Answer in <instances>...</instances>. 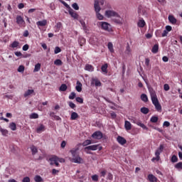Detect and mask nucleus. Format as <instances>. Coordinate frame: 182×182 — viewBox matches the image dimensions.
Listing matches in <instances>:
<instances>
[{"mask_svg":"<svg viewBox=\"0 0 182 182\" xmlns=\"http://www.w3.org/2000/svg\"><path fill=\"white\" fill-rule=\"evenodd\" d=\"M150 92V96H151V102L154 105V106L155 107L156 110H157V112H161V105L160 104V102H159V99L157 98V94H156V91L154 90H151L149 91Z\"/></svg>","mask_w":182,"mask_h":182,"instance_id":"nucleus-1","label":"nucleus"},{"mask_svg":"<svg viewBox=\"0 0 182 182\" xmlns=\"http://www.w3.org/2000/svg\"><path fill=\"white\" fill-rule=\"evenodd\" d=\"M78 151L79 147H77L71 149L70 152L72 154L73 163H77L78 164H80L83 163V159L79 156V154H77Z\"/></svg>","mask_w":182,"mask_h":182,"instance_id":"nucleus-2","label":"nucleus"},{"mask_svg":"<svg viewBox=\"0 0 182 182\" xmlns=\"http://www.w3.org/2000/svg\"><path fill=\"white\" fill-rule=\"evenodd\" d=\"M94 9L95 11L96 16L99 21H103L105 18L100 12L102 11V8L99 5V0H95L94 1Z\"/></svg>","mask_w":182,"mask_h":182,"instance_id":"nucleus-3","label":"nucleus"},{"mask_svg":"<svg viewBox=\"0 0 182 182\" xmlns=\"http://www.w3.org/2000/svg\"><path fill=\"white\" fill-rule=\"evenodd\" d=\"M99 26H100L102 31H105L106 32H113V28H112V25L106 21H100L99 22Z\"/></svg>","mask_w":182,"mask_h":182,"instance_id":"nucleus-4","label":"nucleus"},{"mask_svg":"<svg viewBox=\"0 0 182 182\" xmlns=\"http://www.w3.org/2000/svg\"><path fill=\"white\" fill-rule=\"evenodd\" d=\"M163 150H164V145L161 144L159 147V149H156L155 152L156 157H154L151 159V161H160V154L163 153Z\"/></svg>","mask_w":182,"mask_h":182,"instance_id":"nucleus-5","label":"nucleus"},{"mask_svg":"<svg viewBox=\"0 0 182 182\" xmlns=\"http://www.w3.org/2000/svg\"><path fill=\"white\" fill-rule=\"evenodd\" d=\"M105 16L107 18H112V17L120 18V15H119V14H117V12H116L113 10H107V11H105Z\"/></svg>","mask_w":182,"mask_h":182,"instance_id":"nucleus-6","label":"nucleus"},{"mask_svg":"<svg viewBox=\"0 0 182 182\" xmlns=\"http://www.w3.org/2000/svg\"><path fill=\"white\" fill-rule=\"evenodd\" d=\"M103 149L100 144H95V145H90L88 146H86L85 148V150H91L92 151H95L96 150H99L100 151Z\"/></svg>","mask_w":182,"mask_h":182,"instance_id":"nucleus-7","label":"nucleus"},{"mask_svg":"<svg viewBox=\"0 0 182 182\" xmlns=\"http://www.w3.org/2000/svg\"><path fill=\"white\" fill-rule=\"evenodd\" d=\"M49 161H50V166H53V164H55L57 161H60V163H62V161H65V159H59L58 156H53L49 159Z\"/></svg>","mask_w":182,"mask_h":182,"instance_id":"nucleus-8","label":"nucleus"},{"mask_svg":"<svg viewBox=\"0 0 182 182\" xmlns=\"http://www.w3.org/2000/svg\"><path fill=\"white\" fill-rule=\"evenodd\" d=\"M92 137L95 140H102L103 139V133L100 131H96L92 134Z\"/></svg>","mask_w":182,"mask_h":182,"instance_id":"nucleus-9","label":"nucleus"},{"mask_svg":"<svg viewBox=\"0 0 182 182\" xmlns=\"http://www.w3.org/2000/svg\"><path fill=\"white\" fill-rule=\"evenodd\" d=\"M138 14L139 16H147V9H143V6H139L138 8Z\"/></svg>","mask_w":182,"mask_h":182,"instance_id":"nucleus-10","label":"nucleus"},{"mask_svg":"<svg viewBox=\"0 0 182 182\" xmlns=\"http://www.w3.org/2000/svg\"><path fill=\"white\" fill-rule=\"evenodd\" d=\"M16 23H18V26H23L25 27V20H23V18L21 16H16Z\"/></svg>","mask_w":182,"mask_h":182,"instance_id":"nucleus-11","label":"nucleus"},{"mask_svg":"<svg viewBox=\"0 0 182 182\" xmlns=\"http://www.w3.org/2000/svg\"><path fill=\"white\" fill-rule=\"evenodd\" d=\"M68 12L70 16L73 18V19H77V20L79 19V14H77V13L73 9H70L68 10Z\"/></svg>","mask_w":182,"mask_h":182,"instance_id":"nucleus-12","label":"nucleus"},{"mask_svg":"<svg viewBox=\"0 0 182 182\" xmlns=\"http://www.w3.org/2000/svg\"><path fill=\"white\" fill-rule=\"evenodd\" d=\"M117 141L122 146H123L127 143V141L126 140V139H124V137L121 136H117Z\"/></svg>","mask_w":182,"mask_h":182,"instance_id":"nucleus-13","label":"nucleus"},{"mask_svg":"<svg viewBox=\"0 0 182 182\" xmlns=\"http://www.w3.org/2000/svg\"><path fill=\"white\" fill-rule=\"evenodd\" d=\"M168 19L169 22L171 23H172L173 25H176L177 23V19L173 15H169L168 17Z\"/></svg>","mask_w":182,"mask_h":182,"instance_id":"nucleus-14","label":"nucleus"},{"mask_svg":"<svg viewBox=\"0 0 182 182\" xmlns=\"http://www.w3.org/2000/svg\"><path fill=\"white\" fill-rule=\"evenodd\" d=\"M37 26H46L48 25V21L44 19L43 21H39L36 22Z\"/></svg>","mask_w":182,"mask_h":182,"instance_id":"nucleus-15","label":"nucleus"},{"mask_svg":"<svg viewBox=\"0 0 182 182\" xmlns=\"http://www.w3.org/2000/svg\"><path fill=\"white\" fill-rule=\"evenodd\" d=\"M137 26L139 28H144V26H146V21H144V19H139L137 23Z\"/></svg>","mask_w":182,"mask_h":182,"instance_id":"nucleus-16","label":"nucleus"},{"mask_svg":"<svg viewBox=\"0 0 182 182\" xmlns=\"http://www.w3.org/2000/svg\"><path fill=\"white\" fill-rule=\"evenodd\" d=\"M147 178L150 182H157V178L153 174H149Z\"/></svg>","mask_w":182,"mask_h":182,"instance_id":"nucleus-17","label":"nucleus"},{"mask_svg":"<svg viewBox=\"0 0 182 182\" xmlns=\"http://www.w3.org/2000/svg\"><path fill=\"white\" fill-rule=\"evenodd\" d=\"M85 70H87L88 72H93V70H95V67L90 64H86Z\"/></svg>","mask_w":182,"mask_h":182,"instance_id":"nucleus-18","label":"nucleus"},{"mask_svg":"<svg viewBox=\"0 0 182 182\" xmlns=\"http://www.w3.org/2000/svg\"><path fill=\"white\" fill-rule=\"evenodd\" d=\"M92 83H94L95 86L98 87H100V86H102V82H100V80H99V79L97 78H93Z\"/></svg>","mask_w":182,"mask_h":182,"instance_id":"nucleus-19","label":"nucleus"},{"mask_svg":"<svg viewBox=\"0 0 182 182\" xmlns=\"http://www.w3.org/2000/svg\"><path fill=\"white\" fill-rule=\"evenodd\" d=\"M78 43L80 46H83L86 43V38L83 37H79L78 38Z\"/></svg>","mask_w":182,"mask_h":182,"instance_id":"nucleus-20","label":"nucleus"},{"mask_svg":"<svg viewBox=\"0 0 182 182\" xmlns=\"http://www.w3.org/2000/svg\"><path fill=\"white\" fill-rule=\"evenodd\" d=\"M133 122L135 123L136 124H137V126H139L140 127H141L142 129H145L146 130H147V127H146V125H144V124L141 123V122L134 121Z\"/></svg>","mask_w":182,"mask_h":182,"instance_id":"nucleus-21","label":"nucleus"},{"mask_svg":"<svg viewBox=\"0 0 182 182\" xmlns=\"http://www.w3.org/2000/svg\"><path fill=\"white\" fill-rule=\"evenodd\" d=\"M82 82H80V81H77V85L75 87L77 92H82Z\"/></svg>","mask_w":182,"mask_h":182,"instance_id":"nucleus-22","label":"nucleus"},{"mask_svg":"<svg viewBox=\"0 0 182 182\" xmlns=\"http://www.w3.org/2000/svg\"><path fill=\"white\" fill-rule=\"evenodd\" d=\"M107 48L111 53H114V48H113V43L112 42L107 43Z\"/></svg>","mask_w":182,"mask_h":182,"instance_id":"nucleus-23","label":"nucleus"},{"mask_svg":"<svg viewBox=\"0 0 182 182\" xmlns=\"http://www.w3.org/2000/svg\"><path fill=\"white\" fill-rule=\"evenodd\" d=\"M30 149L31 150L32 156H35V154H36V153H38V148L36 146H35L34 145H32L30 147Z\"/></svg>","mask_w":182,"mask_h":182,"instance_id":"nucleus-24","label":"nucleus"},{"mask_svg":"<svg viewBox=\"0 0 182 182\" xmlns=\"http://www.w3.org/2000/svg\"><path fill=\"white\" fill-rule=\"evenodd\" d=\"M124 127L126 130H132V124L129 121H125Z\"/></svg>","mask_w":182,"mask_h":182,"instance_id":"nucleus-25","label":"nucleus"},{"mask_svg":"<svg viewBox=\"0 0 182 182\" xmlns=\"http://www.w3.org/2000/svg\"><path fill=\"white\" fill-rule=\"evenodd\" d=\"M77 117H79V114H77V112H73L71 113L70 120H76V119H77Z\"/></svg>","mask_w":182,"mask_h":182,"instance_id":"nucleus-26","label":"nucleus"},{"mask_svg":"<svg viewBox=\"0 0 182 182\" xmlns=\"http://www.w3.org/2000/svg\"><path fill=\"white\" fill-rule=\"evenodd\" d=\"M60 92H66L68 90V85L66 84H62L59 88Z\"/></svg>","mask_w":182,"mask_h":182,"instance_id":"nucleus-27","label":"nucleus"},{"mask_svg":"<svg viewBox=\"0 0 182 182\" xmlns=\"http://www.w3.org/2000/svg\"><path fill=\"white\" fill-rule=\"evenodd\" d=\"M11 48H12L13 49H15V48H19V41H14L11 45H10Z\"/></svg>","mask_w":182,"mask_h":182,"instance_id":"nucleus-28","label":"nucleus"},{"mask_svg":"<svg viewBox=\"0 0 182 182\" xmlns=\"http://www.w3.org/2000/svg\"><path fill=\"white\" fill-rule=\"evenodd\" d=\"M80 23L81 24V26L82 27L83 31H85V32H87V27L86 26V23L83 20L80 21Z\"/></svg>","mask_w":182,"mask_h":182,"instance_id":"nucleus-29","label":"nucleus"},{"mask_svg":"<svg viewBox=\"0 0 182 182\" xmlns=\"http://www.w3.org/2000/svg\"><path fill=\"white\" fill-rule=\"evenodd\" d=\"M37 133H42V132H45V125L41 124L39 127L36 129Z\"/></svg>","mask_w":182,"mask_h":182,"instance_id":"nucleus-30","label":"nucleus"},{"mask_svg":"<svg viewBox=\"0 0 182 182\" xmlns=\"http://www.w3.org/2000/svg\"><path fill=\"white\" fill-rule=\"evenodd\" d=\"M112 21L113 22H114L115 23H117L118 25H120L122 23L120 16L119 17H115V18H113Z\"/></svg>","mask_w":182,"mask_h":182,"instance_id":"nucleus-31","label":"nucleus"},{"mask_svg":"<svg viewBox=\"0 0 182 182\" xmlns=\"http://www.w3.org/2000/svg\"><path fill=\"white\" fill-rule=\"evenodd\" d=\"M152 53H157V52H159V45L158 44H155L151 50Z\"/></svg>","mask_w":182,"mask_h":182,"instance_id":"nucleus-32","label":"nucleus"},{"mask_svg":"<svg viewBox=\"0 0 182 182\" xmlns=\"http://www.w3.org/2000/svg\"><path fill=\"white\" fill-rule=\"evenodd\" d=\"M34 181L36 182H43V179L42 178V177L39 175H36L35 177H34Z\"/></svg>","mask_w":182,"mask_h":182,"instance_id":"nucleus-33","label":"nucleus"},{"mask_svg":"<svg viewBox=\"0 0 182 182\" xmlns=\"http://www.w3.org/2000/svg\"><path fill=\"white\" fill-rule=\"evenodd\" d=\"M107 63L104 64L102 67H101V70L102 72H103L104 73H107Z\"/></svg>","mask_w":182,"mask_h":182,"instance_id":"nucleus-34","label":"nucleus"},{"mask_svg":"<svg viewBox=\"0 0 182 182\" xmlns=\"http://www.w3.org/2000/svg\"><path fill=\"white\" fill-rule=\"evenodd\" d=\"M35 92L33 90H28L25 93H24V97H28V96H31L32 93Z\"/></svg>","mask_w":182,"mask_h":182,"instance_id":"nucleus-35","label":"nucleus"},{"mask_svg":"<svg viewBox=\"0 0 182 182\" xmlns=\"http://www.w3.org/2000/svg\"><path fill=\"white\" fill-rule=\"evenodd\" d=\"M149 112V108L146 107L141 108V113H143V114H147Z\"/></svg>","mask_w":182,"mask_h":182,"instance_id":"nucleus-36","label":"nucleus"},{"mask_svg":"<svg viewBox=\"0 0 182 182\" xmlns=\"http://www.w3.org/2000/svg\"><path fill=\"white\" fill-rule=\"evenodd\" d=\"M54 65H55L56 66H62V65H63V63L62 62V60L57 59L54 61Z\"/></svg>","mask_w":182,"mask_h":182,"instance_id":"nucleus-37","label":"nucleus"},{"mask_svg":"<svg viewBox=\"0 0 182 182\" xmlns=\"http://www.w3.org/2000/svg\"><path fill=\"white\" fill-rule=\"evenodd\" d=\"M41 70V63H38L34 68L33 72L34 73L36 72H39Z\"/></svg>","mask_w":182,"mask_h":182,"instance_id":"nucleus-38","label":"nucleus"},{"mask_svg":"<svg viewBox=\"0 0 182 182\" xmlns=\"http://www.w3.org/2000/svg\"><path fill=\"white\" fill-rule=\"evenodd\" d=\"M9 128L11 130H13V132H15V130H16V124H15V122L10 123Z\"/></svg>","mask_w":182,"mask_h":182,"instance_id":"nucleus-39","label":"nucleus"},{"mask_svg":"<svg viewBox=\"0 0 182 182\" xmlns=\"http://www.w3.org/2000/svg\"><path fill=\"white\" fill-rule=\"evenodd\" d=\"M150 122L151 123H157V122H159V117H156V116L151 117L150 119Z\"/></svg>","mask_w":182,"mask_h":182,"instance_id":"nucleus-40","label":"nucleus"},{"mask_svg":"<svg viewBox=\"0 0 182 182\" xmlns=\"http://www.w3.org/2000/svg\"><path fill=\"white\" fill-rule=\"evenodd\" d=\"M141 99L143 102H144L145 103L146 102H149V98L147 97V95L146 94H142L141 95Z\"/></svg>","mask_w":182,"mask_h":182,"instance_id":"nucleus-41","label":"nucleus"},{"mask_svg":"<svg viewBox=\"0 0 182 182\" xmlns=\"http://www.w3.org/2000/svg\"><path fill=\"white\" fill-rule=\"evenodd\" d=\"M155 35L156 38H162L161 30H156L155 31Z\"/></svg>","mask_w":182,"mask_h":182,"instance_id":"nucleus-42","label":"nucleus"},{"mask_svg":"<svg viewBox=\"0 0 182 182\" xmlns=\"http://www.w3.org/2000/svg\"><path fill=\"white\" fill-rule=\"evenodd\" d=\"M39 118V114H38L37 113H32L31 114H30V119H38Z\"/></svg>","mask_w":182,"mask_h":182,"instance_id":"nucleus-43","label":"nucleus"},{"mask_svg":"<svg viewBox=\"0 0 182 182\" xmlns=\"http://www.w3.org/2000/svg\"><path fill=\"white\" fill-rule=\"evenodd\" d=\"M172 163H177L178 161V158L176 155H173L171 159Z\"/></svg>","mask_w":182,"mask_h":182,"instance_id":"nucleus-44","label":"nucleus"},{"mask_svg":"<svg viewBox=\"0 0 182 182\" xmlns=\"http://www.w3.org/2000/svg\"><path fill=\"white\" fill-rule=\"evenodd\" d=\"M89 144H92V140L87 139L82 143V146H89Z\"/></svg>","mask_w":182,"mask_h":182,"instance_id":"nucleus-45","label":"nucleus"},{"mask_svg":"<svg viewBox=\"0 0 182 182\" xmlns=\"http://www.w3.org/2000/svg\"><path fill=\"white\" fill-rule=\"evenodd\" d=\"M68 97L70 100H73L76 97V93L74 92H71Z\"/></svg>","mask_w":182,"mask_h":182,"instance_id":"nucleus-46","label":"nucleus"},{"mask_svg":"<svg viewBox=\"0 0 182 182\" xmlns=\"http://www.w3.org/2000/svg\"><path fill=\"white\" fill-rule=\"evenodd\" d=\"M60 2H61V4H63V5H64V6H65V8H67L68 9V11L72 9V8H70V6H69V4H68L64 1L61 0Z\"/></svg>","mask_w":182,"mask_h":182,"instance_id":"nucleus-47","label":"nucleus"},{"mask_svg":"<svg viewBox=\"0 0 182 182\" xmlns=\"http://www.w3.org/2000/svg\"><path fill=\"white\" fill-rule=\"evenodd\" d=\"M62 52V50L59 47H55L54 50L55 55H58V53H60Z\"/></svg>","mask_w":182,"mask_h":182,"instance_id":"nucleus-48","label":"nucleus"},{"mask_svg":"<svg viewBox=\"0 0 182 182\" xmlns=\"http://www.w3.org/2000/svg\"><path fill=\"white\" fill-rule=\"evenodd\" d=\"M175 168L182 170V162H179L175 165Z\"/></svg>","mask_w":182,"mask_h":182,"instance_id":"nucleus-49","label":"nucleus"},{"mask_svg":"<svg viewBox=\"0 0 182 182\" xmlns=\"http://www.w3.org/2000/svg\"><path fill=\"white\" fill-rule=\"evenodd\" d=\"M92 181H99V176H97V174L93 175L92 176Z\"/></svg>","mask_w":182,"mask_h":182,"instance_id":"nucleus-50","label":"nucleus"},{"mask_svg":"<svg viewBox=\"0 0 182 182\" xmlns=\"http://www.w3.org/2000/svg\"><path fill=\"white\" fill-rule=\"evenodd\" d=\"M0 132L3 134V136H6V134H8V131L6 129L1 128Z\"/></svg>","mask_w":182,"mask_h":182,"instance_id":"nucleus-51","label":"nucleus"},{"mask_svg":"<svg viewBox=\"0 0 182 182\" xmlns=\"http://www.w3.org/2000/svg\"><path fill=\"white\" fill-rule=\"evenodd\" d=\"M72 7L73 8V9H75V11H79V5L77 4V3H74L72 4Z\"/></svg>","mask_w":182,"mask_h":182,"instance_id":"nucleus-52","label":"nucleus"},{"mask_svg":"<svg viewBox=\"0 0 182 182\" xmlns=\"http://www.w3.org/2000/svg\"><path fill=\"white\" fill-rule=\"evenodd\" d=\"M25 71V66L20 65L18 68V72L22 73Z\"/></svg>","mask_w":182,"mask_h":182,"instance_id":"nucleus-53","label":"nucleus"},{"mask_svg":"<svg viewBox=\"0 0 182 182\" xmlns=\"http://www.w3.org/2000/svg\"><path fill=\"white\" fill-rule=\"evenodd\" d=\"M68 106L71 108V109H75L76 107V105H75V103H73V102H68Z\"/></svg>","mask_w":182,"mask_h":182,"instance_id":"nucleus-54","label":"nucleus"},{"mask_svg":"<svg viewBox=\"0 0 182 182\" xmlns=\"http://www.w3.org/2000/svg\"><path fill=\"white\" fill-rule=\"evenodd\" d=\"M76 102H77V103H83V98L80 97H77L75 98Z\"/></svg>","mask_w":182,"mask_h":182,"instance_id":"nucleus-55","label":"nucleus"},{"mask_svg":"<svg viewBox=\"0 0 182 182\" xmlns=\"http://www.w3.org/2000/svg\"><path fill=\"white\" fill-rule=\"evenodd\" d=\"M130 52H132V49H130V46L128 44L126 48V53H127V55H130Z\"/></svg>","mask_w":182,"mask_h":182,"instance_id":"nucleus-56","label":"nucleus"},{"mask_svg":"<svg viewBox=\"0 0 182 182\" xmlns=\"http://www.w3.org/2000/svg\"><path fill=\"white\" fill-rule=\"evenodd\" d=\"M22 182H31V178L26 176L23 178Z\"/></svg>","mask_w":182,"mask_h":182,"instance_id":"nucleus-57","label":"nucleus"},{"mask_svg":"<svg viewBox=\"0 0 182 182\" xmlns=\"http://www.w3.org/2000/svg\"><path fill=\"white\" fill-rule=\"evenodd\" d=\"M164 89L166 92H168V90H170V85H168V84H165L164 85Z\"/></svg>","mask_w":182,"mask_h":182,"instance_id":"nucleus-58","label":"nucleus"},{"mask_svg":"<svg viewBox=\"0 0 182 182\" xmlns=\"http://www.w3.org/2000/svg\"><path fill=\"white\" fill-rule=\"evenodd\" d=\"M14 55H16V56H18V58L21 57V56H23V55L22 54V53H21L20 51H16L14 53Z\"/></svg>","mask_w":182,"mask_h":182,"instance_id":"nucleus-59","label":"nucleus"},{"mask_svg":"<svg viewBox=\"0 0 182 182\" xmlns=\"http://www.w3.org/2000/svg\"><path fill=\"white\" fill-rule=\"evenodd\" d=\"M29 49V45L26 44L23 46V50H24L25 52H26V50H28Z\"/></svg>","mask_w":182,"mask_h":182,"instance_id":"nucleus-60","label":"nucleus"},{"mask_svg":"<svg viewBox=\"0 0 182 182\" xmlns=\"http://www.w3.org/2000/svg\"><path fill=\"white\" fill-rule=\"evenodd\" d=\"M164 127H169L170 126V123L168 122V121H165L163 124Z\"/></svg>","mask_w":182,"mask_h":182,"instance_id":"nucleus-61","label":"nucleus"},{"mask_svg":"<svg viewBox=\"0 0 182 182\" xmlns=\"http://www.w3.org/2000/svg\"><path fill=\"white\" fill-rule=\"evenodd\" d=\"M168 35V31L166 30H164V32L162 33V38H164Z\"/></svg>","mask_w":182,"mask_h":182,"instance_id":"nucleus-62","label":"nucleus"},{"mask_svg":"<svg viewBox=\"0 0 182 182\" xmlns=\"http://www.w3.org/2000/svg\"><path fill=\"white\" fill-rule=\"evenodd\" d=\"M107 178L108 180H113V174H112V173H108Z\"/></svg>","mask_w":182,"mask_h":182,"instance_id":"nucleus-63","label":"nucleus"},{"mask_svg":"<svg viewBox=\"0 0 182 182\" xmlns=\"http://www.w3.org/2000/svg\"><path fill=\"white\" fill-rule=\"evenodd\" d=\"M56 28L57 29H60L62 28V23L60 22L57 23Z\"/></svg>","mask_w":182,"mask_h":182,"instance_id":"nucleus-64","label":"nucleus"}]
</instances>
